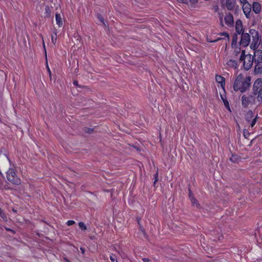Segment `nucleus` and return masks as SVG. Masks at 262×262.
<instances>
[{
	"label": "nucleus",
	"instance_id": "nucleus-13",
	"mask_svg": "<svg viewBox=\"0 0 262 262\" xmlns=\"http://www.w3.org/2000/svg\"><path fill=\"white\" fill-rule=\"evenodd\" d=\"M249 34L252 36L253 40H259L258 33L255 30L253 29H250Z\"/></svg>",
	"mask_w": 262,
	"mask_h": 262
},
{
	"label": "nucleus",
	"instance_id": "nucleus-36",
	"mask_svg": "<svg viewBox=\"0 0 262 262\" xmlns=\"http://www.w3.org/2000/svg\"><path fill=\"white\" fill-rule=\"evenodd\" d=\"M47 70H48V73L49 74V75L51 76V70L49 67V66L48 64V63H47Z\"/></svg>",
	"mask_w": 262,
	"mask_h": 262
},
{
	"label": "nucleus",
	"instance_id": "nucleus-22",
	"mask_svg": "<svg viewBox=\"0 0 262 262\" xmlns=\"http://www.w3.org/2000/svg\"><path fill=\"white\" fill-rule=\"evenodd\" d=\"M258 41L253 40L250 44V48L253 50H255L258 47Z\"/></svg>",
	"mask_w": 262,
	"mask_h": 262
},
{
	"label": "nucleus",
	"instance_id": "nucleus-27",
	"mask_svg": "<svg viewBox=\"0 0 262 262\" xmlns=\"http://www.w3.org/2000/svg\"><path fill=\"white\" fill-rule=\"evenodd\" d=\"M258 93V96H257V100L258 101H261L262 100V89H260L259 90V91L257 92Z\"/></svg>",
	"mask_w": 262,
	"mask_h": 262
},
{
	"label": "nucleus",
	"instance_id": "nucleus-17",
	"mask_svg": "<svg viewBox=\"0 0 262 262\" xmlns=\"http://www.w3.org/2000/svg\"><path fill=\"white\" fill-rule=\"evenodd\" d=\"M55 20L56 24L59 27H60L62 26L63 23H62V19L61 17V15L59 13H56L55 14Z\"/></svg>",
	"mask_w": 262,
	"mask_h": 262
},
{
	"label": "nucleus",
	"instance_id": "nucleus-40",
	"mask_svg": "<svg viewBox=\"0 0 262 262\" xmlns=\"http://www.w3.org/2000/svg\"><path fill=\"white\" fill-rule=\"evenodd\" d=\"M42 41H43V39H42ZM43 48H44V49H45V54H46V57H47V53H46V48H45V44L44 43V41H43Z\"/></svg>",
	"mask_w": 262,
	"mask_h": 262
},
{
	"label": "nucleus",
	"instance_id": "nucleus-25",
	"mask_svg": "<svg viewBox=\"0 0 262 262\" xmlns=\"http://www.w3.org/2000/svg\"><path fill=\"white\" fill-rule=\"evenodd\" d=\"M257 118H258V116L257 115L254 118H253L252 120H251V121L249 122L250 126L251 128H252L255 125V123L257 122Z\"/></svg>",
	"mask_w": 262,
	"mask_h": 262
},
{
	"label": "nucleus",
	"instance_id": "nucleus-7",
	"mask_svg": "<svg viewBox=\"0 0 262 262\" xmlns=\"http://www.w3.org/2000/svg\"><path fill=\"white\" fill-rule=\"evenodd\" d=\"M252 98L251 96L247 97L246 95H243L241 98L242 106L245 108L247 107L250 103V100Z\"/></svg>",
	"mask_w": 262,
	"mask_h": 262
},
{
	"label": "nucleus",
	"instance_id": "nucleus-35",
	"mask_svg": "<svg viewBox=\"0 0 262 262\" xmlns=\"http://www.w3.org/2000/svg\"><path fill=\"white\" fill-rule=\"evenodd\" d=\"M140 229H141V231L142 232L143 235L145 236H146L147 235H146V232L144 229V228L142 226L140 227Z\"/></svg>",
	"mask_w": 262,
	"mask_h": 262
},
{
	"label": "nucleus",
	"instance_id": "nucleus-24",
	"mask_svg": "<svg viewBox=\"0 0 262 262\" xmlns=\"http://www.w3.org/2000/svg\"><path fill=\"white\" fill-rule=\"evenodd\" d=\"M154 187H157V186H156V184H157V182L158 181V168H157V171L156 172V173L154 174Z\"/></svg>",
	"mask_w": 262,
	"mask_h": 262
},
{
	"label": "nucleus",
	"instance_id": "nucleus-3",
	"mask_svg": "<svg viewBox=\"0 0 262 262\" xmlns=\"http://www.w3.org/2000/svg\"><path fill=\"white\" fill-rule=\"evenodd\" d=\"M7 178L12 184L19 185L21 183L20 179L16 176L13 167L9 168L7 171Z\"/></svg>",
	"mask_w": 262,
	"mask_h": 262
},
{
	"label": "nucleus",
	"instance_id": "nucleus-42",
	"mask_svg": "<svg viewBox=\"0 0 262 262\" xmlns=\"http://www.w3.org/2000/svg\"><path fill=\"white\" fill-rule=\"evenodd\" d=\"M80 250L83 254L84 253V249L83 248H80Z\"/></svg>",
	"mask_w": 262,
	"mask_h": 262
},
{
	"label": "nucleus",
	"instance_id": "nucleus-23",
	"mask_svg": "<svg viewBox=\"0 0 262 262\" xmlns=\"http://www.w3.org/2000/svg\"><path fill=\"white\" fill-rule=\"evenodd\" d=\"M233 49H234V50L232 54V55L233 57H236L240 53L241 48H239L238 47H234Z\"/></svg>",
	"mask_w": 262,
	"mask_h": 262
},
{
	"label": "nucleus",
	"instance_id": "nucleus-26",
	"mask_svg": "<svg viewBox=\"0 0 262 262\" xmlns=\"http://www.w3.org/2000/svg\"><path fill=\"white\" fill-rule=\"evenodd\" d=\"M0 216L3 219L4 221H7V217L5 213L3 212L2 209L0 208Z\"/></svg>",
	"mask_w": 262,
	"mask_h": 262
},
{
	"label": "nucleus",
	"instance_id": "nucleus-11",
	"mask_svg": "<svg viewBox=\"0 0 262 262\" xmlns=\"http://www.w3.org/2000/svg\"><path fill=\"white\" fill-rule=\"evenodd\" d=\"M236 0H226V6L228 10H232L235 7Z\"/></svg>",
	"mask_w": 262,
	"mask_h": 262
},
{
	"label": "nucleus",
	"instance_id": "nucleus-9",
	"mask_svg": "<svg viewBox=\"0 0 262 262\" xmlns=\"http://www.w3.org/2000/svg\"><path fill=\"white\" fill-rule=\"evenodd\" d=\"M254 62H262V50H257L254 54Z\"/></svg>",
	"mask_w": 262,
	"mask_h": 262
},
{
	"label": "nucleus",
	"instance_id": "nucleus-1",
	"mask_svg": "<svg viewBox=\"0 0 262 262\" xmlns=\"http://www.w3.org/2000/svg\"><path fill=\"white\" fill-rule=\"evenodd\" d=\"M251 82L250 77L244 78L242 74L238 75L233 84L235 91H240L242 93L245 92L249 87Z\"/></svg>",
	"mask_w": 262,
	"mask_h": 262
},
{
	"label": "nucleus",
	"instance_id": "nucleus-5",
	"mask_svg": "<svg viewBox=\"0 0 262 262\" xmlns=\"http://www.w3.org/2000/svg\"><path fill=\"white\" fill-rule=\"evenodd\" d=\"M224 20L226 25L229 27H232L234 24V19L233 15L230 13H227L224 17Z\"/></svg>",
	"mask_w": 262,
	"mask_h": 262
},
{
	"label": "nucleus",
	"instance_id": "nucleus-19",
	"mask_svg": "<svg viewBox=\"0 0 262 262\" xmlns=\"http://www.w3.org/2000/svg\"><path fill=\"white\" fill-rule=\"evenodd\" d=\"M215 80L218 83H220L221 86L223 88L225 85V78L220 75H216Z\"/></svg>",
	"mask_w": 262,
	"mask_h": 262
},
{
	"label": "nucleus",
	"instance_id": "nucleus-21",
	"mask_svg": "<svg viewBox=\"0 0 262 262\" xmlns=\"http://www.w3.org/2000/svg\"><path fill=\"white\" fill-rule=\"evenodd\" d=\"M237 41H238V37L236 35H234L232 39V48H234V47H237Z\"/></svg>",
	"mask_w": 262,
	"mask_h": 262
},
{
	"label": "nucleus",
	"instance_id": "nucleus-14",
	"mask_svg": "<svg viewBox=\"0 0 262 262\" xmlns=\"http://www.w3.org/2000/svg\"><path fill=\"white\" fill-rule=\"evenodd\" d=\"M226 65L231 68L236 69L237 67V63L235 60L229 59L226 62Z\"/></svg>",
	"mask_w": 262,
	"mask_h": 262
},
{
	"label": "nucleus",
	"instance_id": "nucleus-32",
	"mask_svg": "<svg viewBox=\"0 0 262 262\" xmlns=\"http://www.w3.org/2000/svg\"><path fill=\"white\" fill-rule=\"evenodd\" d=\"M74 224H75V221H74L73 220H69L67 222V224L68 226H71V225H73Z\"/></svg>",
	"mask_w": 262,
	"mask_h": 262
},
{
	"label": "nucleus",
	"instance_id": "nucleus-4",
	"mask_svg": "<svg viewBox=\"0 0 262 262\" xmlns=\"http://www.w3.org/2000/svg\"><path fill=\"white\" fill-rule=\"evenodd\" d=\"M241 34L242 36L240 41V45L243 46V47H247L249 44L250 42V34L247 33H244L243 32Z\"/></svg>",
	"mask_w": 262,
	"mask_h": 262
},
{
	"label": "nucleus",
	"instance_id": "nucleus-29",
	"mask_svg": "<svg viewBox=\"0 0 262 262\" xmlns=\"http://www.w3.org/2000/svg\"><path fill=\"white\" fill-rule=\"evenodd\" d=\"M79 226L82 230H85L86 229V227L83 222H79Z\"/></svg>",
	"mask_w": 262,
	"mask_h": 262
},
{
	"label": "nucleus",
	"instance_id": "nucleus-6",
	"mask_svg": "<svg viewBox=\"0 0 262 262\" xmlns=\"http://www.w3.org/2000/svg\"><path fill=\"white\" fill-rule=\"evenodd\" d=\"M260 89H262V79L258 78L255 80L253 84V89L254 94H256L258 90Z\"/></svg>",
	"mask_w": 262,
	"mask_h": 262
},
{
	"label": "nucleus",
	"instance_id": "nucleus-43",
	"mask_svg": "<svg viewBox=\"0 0 262 262\" xmlns=\"http://www.w3.org/2000/svg\"><path fill=\"white\" fill-rule=\"evenodd\" d=\"M73 84L74 85H78V81H74Z\"/></svg>",
	"mask_w": 262,
	"mask_h": 262
},
{
	"label": "nucleus",
	"instance_id": "nucleus-39",
	"mask_svg": "<svg viewBox=\"0 0 262 262\" xmlns=\"http://www.w3.org/2000/svg\"><path fill=\"white\" fill-rule=\"evenodd\" d=\"M132 147H133L134 149H135L137 151H140L141 150L140 147H139L133 146H132Z\"/></svg>",
	"mask_w": 262,
	"mask_h": 262
},
{
	"label": "nucleus",
	"instance_id": "nucleus-30",
	"mask_svg": "<svg viewBox=\"0 0 262 262\" xmlns=\"http://www.w3.org/2000/svg\"><path fill=\"white\" fill-rule=\"evenodd\" d=\"M243 135L245 138H248L249 136V132L248 129H244Z\"/></svg>",
	"mask_w": 262,
	"mask_h": 262
},
{
	"label": "nucleus",
	"instance_id": "nucleus-12",
	"mask_svg": "<svg viewBox=\"0 0 262 262\" xmlns=\"http://www.w3.org/2000/svg\"><path fill=\"white\" fill-rule=\"evenodd\" d=\"M255 66L254 73L259 74L262 73V62H255Z\"/></svg>",
	"mask_w": 262,
	"mask_h": 262
},
{
	"label": "nucleus",
	"instance_id": "nucleus-18",
	"mask_svg": "<svg viewBox=\"0 0 262 262\" xmlns=\"http://www.w3.org/2000/svg\"><path fill=\"white\" fill-rule=\"evenodd\" d=\"M253 117V113L251 110L248 111L245 115V119L248 122H250Z\"/></svg>",
	"mask_w": 262,
	"mask_h": 262
},
{
	"label": "nucleus",
	"instance_id": "nucleus-16",
	"mask_svg": "<svg viewBox=\"0 0 262 262\" xmlns=\"http://www.w3.org/2000/svg\"><path fill=\"white\" fill-rule=\"evenodd\" d=\"M189 197L191 202L192 206L199 208L200 206V204L199 203L198 200L194 196H191L190 192H189Z\"/></svg>",
	"mask_w": 262,
	"mask_h": 262
},
{
	"label": "nucleus",
	"instance_id": "nucleus-28",
	"mask_svg": "<svg viewBox=\"0 0 262 262\" xmlns=\"http://www.w3.org/2000/svg\"><path fill=\"white\" fill-rule=\"evenodd\" d=\"M51 40L53 43L55 44L56 42V33L52 34Z\"/></svg>",
	"mask_w": 262,
	"mask_h": 262
},
{
	"label": "nucleus",
	"instance_id": "nucleus-41",
	"mask_svg": "<svg viewBox=\"0 0 262 262\" xmlns=\"http://www.w3.org/2000/svg\"><path fill=\"white\" fill-rule=\"evenodd\" d=\"M247 0H240V2H241V3L242 4H245V3H248L247 2Z\"/></svg>",
	"mask_w": 262,
	"mask_h": 262
},
{
	"label": "nucleus",
	"instance_id": "nucleus-33",
	"mask_svg": "<svg viewBox=\"0 0 262 262\" xmlns=\"http://www.w3.org/2000/svg\"><path fill=\"white\" fill-rule=\"evenodd\" d=\"M230 161L233 163L238 162V161H236V158L234 156H233L232 158H230Z\"/></svg>",
	"mask_w": 262,
	"mask_h": 262
},
{
	"label": "nucleus",
	"instance_id": "nucleus-34",
	"mask_svg": "<svg viewBox=\"0 0 262 262\" xmlns=\"http://www.w3.org/2000/svg\"><path fill=\"white\" fill-rule=\"evenodd\" d=\"M98 18L100 21H101L102 23L104 24V19H103L102 16L100 14L98 15Z\"/></svg>",
	"mask_w": 262,
	"mask_h": 262
},
{
	"label": "nucleus",
	"instance_id": "nucleus-2",
	"mask_svg": "<svg viewBox=\"0 0 262 262\" xmlns=\"http://www.w3.org/2000/svg\"><path fill=\"white\" fill-rule=\"evenodd\" d=\"M239 60L244 61V68L246 70H248L252 67L254 59L253 56L251 55L248 54L246 55L245 51L243 50L239 57Z\"/></svg>",
	"mask_w": 262,
	"mask_h": 262
},
{
	"label": "nucleus",
	"instance_id": "nucleus-8",
	"mask_svg": "<svg viewBox=\"0 0 262 262\" xmlns=\"http://www.w3.org/2000/svg\"><path fill=\"white\" fill-rule=\"evenodd\" d=\"M243 12L247 18H249L251 12V6L249 3H245L243 5Z\"/></svg>",
	"mask_w": 262,
	"mask_h": 262
},
{
	"label": "nucleus",
	"instance_id": "nucleus-38",
	"mask_svg": "<svg viewBox=\"0 0 262 262\" xmlns=\"http://www.w3.org/2000/svg\"><path fill=\"white\" fill-rule=\"evenodd\" d=\"M142 260L144 262H149V259L148 258H142Z\"/></svg>",
	"mask_w": 262,
	"mask_h": 262
},
{
	"label": "nucleus",
	"instance_id": "nucleus-10",
	"mask_svg": "<svg viewBox=\"0 0 262 262\" xmlns=\"http://www.w3.org/2000/svg\"><path fill=\"white\" fill-rule=\"evenodd\" d=\"M235 31L238 34L243 32L242 22L240 19H238L235 22Z\"/></svg>",
	"mask_w": 262,
	"mask_h": 262
},
{
	"label": "nucleus",
	"instance_id": "nucleus-37",
	"mask_svg": "<svg viewBox=\"0 0 262 262\" xmlns=\"http://www.w3.org/2000/svg\"><path fill=\"white\" fill-rule=\"evenodd\" d=\"M222 35L223 36H225V37H229V34H228V33H227L226 32L222 33Z\"/></svg>",
	"mask_w": 262,
	"mask_h": 262
},
{
	"label": "nucleus",
	"instance_id": "nucleus-44",
	"mask_svg": "<svg viewBox=\"0 0 262 262\" xmlns=\"http://www.w3.org/2000/svg\"><path fill=\"white\" fill-rule=\"evenodd\" d=\"M221 25H222V26H223V24H222V18H221Z\"/></svg>",
	"mask_w": 262,
	"mask_h": 262
},
{
	"label": "nucleus",
	"instance_id": "nucleus-31",
	"mask_svg": "<svg viewBox=\"0 0 262 262\" xmlns=\"http://www.w3.org/2000/svg\"><path fill=\"white\" fill-rule=\"evenodd\" d=\"M110 259L111 260L112 262H117L116 256L115 255H111L110 256Z\"/></svg>",
	"mask_w": 262,
	"mask_h": 262
},
{
	"label": "nucleus",
	"instance_id": "nucleus-15",
	"mask_svg": "<svg viewBox=\"0 0 262 262\" xmlns=\"http://www.w3.org/2000/svg\"><path fill=\"white\" fill-rule=\"evenodd\" d=\"M261 10L260 5L257 2H254L253 4V11L256 13L258 14L259 13Z\"/></svg>",
	"mask_w": 262,
	"mask_h": 262
},
{
	"label": "nucleus",
	"instance_id": "nucleus-20",
	"mask_svg": "<svg viewBox=\"0 0 262 262\" xmlns=\"http://www.w3.org/2000/svg\"><path fill=\"white\" fill-rule=\"evenodd\" d=\"M51 15V9L49 6H46L45 8V12L44 13V15L45 17H50Z\"/></svg>",
	"mask_w": 262,
	"mask_h": 262
}]
</instances>
